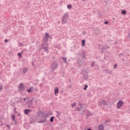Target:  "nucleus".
<instances>
[{"instance_id": "1", "label": "nucleus", "mask_w": 130, "mask_h": 130, "mask_svg": "<svg viewBox=\"0 0 130 130\" xmlns=\"http://www.w3.org/2000/svg\"><path fill=\"white\" fill-rule=\"evenodd\" d=\"M68 18H69V14L67 13L64 14L63 16V18L62 20V23H63L64 24H66V23H67V21Z\"/></svg>"}, {"instance_id": "2", "label": "nucleus", "mask_w": 130, "mask_h": 130, "mask_svg": "<svg viewBox=\"0 0 130 130\" xmlns=\"http://www.w3.org/2000/svg\"><path fill=\"white\" fill-rule=\"evenodd\" d=\"M124 104V103H123V101L120 100L117 103V108H118V109H120L121 107H122V106Z\"/></svg>"}, {"instance_id": "3", "label": "nucleus", "mask_w": 130, "mask_h": 130, "mask_svg": "<svg viewBox=\"0 0 130 130\" xmlns=\"http://www.w3.org/2000/svg\"><path fill=\"white\" fill-rule=\"evenodd\" d=\"M25 86H24V84L23 83H20L19 87H18V90L20 92L22 91H24L25 90Z\"/></svg>"}, {"instance_id": "4", "label": "nucleus", "mask_w": 130, "mask_h": 130, "mask_svg": "<svg viewBox=\"0 0 130 130\" xmlns=\"http://www.w3.org/2000/svg\"><path fill=\"white\" fill-rule=\"evenodd\" d=\"M49 38V34L48 33L45 34V37L44 38V41L45 42V43H47L48 42V39Z\"/></svg>"}, {"instance_id": "5", "label": "nucleus", "mask_w": 130, "mask_h": 130, "mask_svg": "<svg viewBox=\"0 0 130 130\" xmlns=\"http://www.w3.org/2000/svg\"><path fill=\"white\" fill-rule=\"evenodd\" d=\"M43 48L45 51H47V50H48V46L47 45V43H45V44H43Z\"/></svg>"}, {"instance_id": "6", "label": "nucleus", "mask_w": 130, "mask_h": 130, "mask_svg": "<svg viewBox=\"0 0 130 130\" xmlns=\"http://www.w3.org/2000/svg\"><path fill=\"white\" fill-rule=\"evenodd\" d=\"M57 67H58V64H57V63H56V62H54L53 63H52V68L53 70H55V69H56Z\"/></svg>"}, {"instance_id": "7", "label": "nucleus", "mask_w": 130, "mask_h": 130, "mask_svg": "<svg viewBox=\"0 0 130 130\" xmlns=\"http://www.w3.org/2000/svg\"><path fill=\"white\" fill-rule=\"evenodd\" d=\"M58 92H59V90L58 89V87H56L54 88V94L55 96H58Z\"/></svg>"}, {"instance_id": "8", "label": "nucleus", "mask_w": 130, "mask_h": 130, "mask_svg": "<svg viewBox=\"0 0 130 130\" xmlns=\"http://www.w3.org/2000/svg\"><path fill=\"white\" fill-rule=\"evenodd\" d=\"M98 105L101 106L102 105H107L106 102L105 101H103L98 103Z\"/></svg>"}, {"instance_id": "9", "label": "nucleus", "mask_w": 130, "mask_h": 130, "mask_svg": "<svg viewBox=\"0 0 130 130\" xmlns=\"http://www.w3.org/2000/svg\"><path fill=\"white\" fill-rule=\"evenodd\" d=\"M33 90H34V87L31 86L29 89L27 90V91L28 92V93H31V92H33Z\"/></svg>"}, {"instance_id": "10", "label": "nucleus", "mask_w": 130, "mask_h": 130, "mask_svg": "<svg viewBox=\"0 0 130 130\" xmlns=\"http://www.w3.org/2000/svg\"><path fill=\"white\" fill-rule=\"evenodd\" d=\"M99 130H104V126L102 124L99 125Z\"/></svg>"}, {"instance_id": "11", "label": "nucleus", "mask_w": 130, "mask_h": 130, "mask_svg": "<svg viewBox=\"0 0 130 130\" xmlns=\"http://www.w3.org/2000/svg\"><path fill=\"white\" fill-rule=\"evenodd\" d=\"M29 112H31V110H30V109L24 110L25 114H28V113H29Z\"/></svg>"}, {"instance_id": "12", "label": "nucleus", "mask_w": 130, "mask_h": 130, "mask_svg": "<svg viewBox=\"0 0 130 130\" xmlns=\"http://www.w3.org/2000/svg\"><path fill=\"white\" fill-rule=\"evenodd\" d=\"M86 41L85 40H83L82 41V46L84 47L85 46V44H86Z\"/></svg>"}, {"instance_id": "13", "label": "nucleus", "mask_w": 130, "mask_h": 130, "mask_svg": "<svg viewBox=\"0 0 130 130\" xmlns=\"http://www.w3.org/2000/svg\"><path fill=\"white\" fill-rule=\"evenodd\" d=\"M121 13L123 15H126V11H125V10H122Z\"/></svg>"}, {"instance_id": "14", "label": "nucleus", "mask_w": 130, "mask_h": 130, "mask_svg": "<svg viewBox=\"0 0 130 130\" xmlns=\"http://www.w3.org/2000/svg\"><path fill=\"white\" fill-rule=\"evenodd\" d=\"M67 8H68V9H72V5H68L67 6Z\"/></svg>"}, {"instance_id": "15", "label": "nucleus", "mask_w": 130, "mask_h": 130, "mask_svg": "<svg viewBox=\"0 0 130 130\" xmlns=\"http://www.w3.org/2000/svg\"><path fill=\"white\" fill-rule=\"evenodd\" d=\"M54 118V117H53V116H52L51 117V118H50V121H51V122H53V119Z\"/></svg>"}, {"instance_id": "16", "label": "nucleus", "mask_w": 130, "mask_h": 130, "mask_svg": "<svg viewBox=\"0 0 130 130\" xmlns=\"http://www.w3.org/2000/svg\"><path fill=\"white\" fill-rule=\"evenodd\" d=\"M62 59L65 61L66 63H67V57H62Z\"/></svg>"}, {"instance_id": "17", "label": "nucleus", "mask_w": 130, "mask_h": 130, "mask_svg": "<svg viewBox=\"0 0 130 130\" xmlns=\"http://www.w3.org/2000/svg\"><path fill=\"white\" fill-rule=\"evenodd\" d=\"M77 105V104H76V103H74L72 105V107H75V106H76V105Z\"/></svg>"}, {"instance_id": "18", "label": "nucleus", "mask_w": 130, "mask_h": 130, "mask_svg": "<svg viewBox=\"0 0 130 130\" xmlns=\"http://www.w3.org/2000/svg\"><path fill=\"white\" fill-rule=\"evenodd\" d=\"M87 88H88V85H85V87L83 88L84 90H87Z\"/></svg>"}, {"instance_id": "19", "label": "nucleus", "mask_w": 130, "mask_h": 130, "mask_svg": "<svg viewBox=\"0 0 130 130\" xmlns=\"http://www.w3.org/2000/svg\"><path fill=\"white\" fill-rule=\"evenodd\" d=\"M12 120H15V115H13L12 116Z\"/></svg>"}, {"instance_id": "20", "label": "nucleus", "mask_w": 130, "mask_h": 130, "mask_svg": "<svg viewBox=\"0 0 130 130\" xmlns=\"http://www.w3.org/2000/svg\"><path fill=\"white\" fill-rule=\"evenodd\" d=\"M18 56H21L22 53H18Z\"/></svg>"}, {"instance_id": "21", "label": "nucleus", "mask_w": 130, "mask_h": 130, "mask_svg": "<svg viewBox=\"0 0 130 130\" xmlns=\"http://www.w3.org/2000/svg\"><path fill=\"white\" fill-rule=\"evenodd\" d=\"M19 46H23V44L22 43H19Z\"/></svg>"}, {"instance_id": "22", "label": "nucleus", "mask_w": 130, "mask_h": 130, "mask_svg": "<svg viewBox=\"0 0 130 130\" xmlns=\"http://www.w3.org/2000/svg\"><path fill=\"white\" fill-rule=\"evenodd\" d=\"M116 67H117V64H115V66H114V69H116Z\"/></svg>"}, {"instance_id": "23", "label": "nucleus", "mask_w": 130, "mask_h": 130, "mask_svg": "<svg viewBox=\"0 0 130 130\" xmlns=\"http://www.w3.org/2000/svg\"><path fill=\"white\" fill-rule=\"evenodd\" d=\"M46 121V119H45V120H42V121L40 122H45Z\"/></svg>"}, {"instance_id": "24", "label": "nucleus", "mask_w": 130, "mask_h": 130, "mask_svg": "<svg viewBox=\"0 0 130 130\" xmlns=\"http://www.w3.org/2000/svg\"><path fill=\"white\" fill-rule=\"evenodd\" d=\"M28 103H30V104H32V100L29 101Z\"/></svg>"}, {"instance_id": "25", "label": "nucleus", "mask_w": 130, "mask_h": 130, "mask_svg": "<svg viewBox=\"0 0 130 130\" xmlns=\"http://www.w3.org/2000/svg\"><path fill=\"white\" fill-rule=\"evenodd\" d=\"M106 25H107V24H108V21H106L104 23Z\"/></svg>"}, {"instance_id": "26", "label": "nucleus", "mask_w": 130, "mask_h": 130, "mask_svg": "<svg viewBox=\"0 0 130 130\" xmlns=\"http://www.w3.org/2000/svg\"><path fill=\"white\" fill-rule=\"evenodd\" d=\"M8 40L7 39H6L5 40V42H6V43L8 42Z\"/></svg>"}, {"instance_id": "27", "label": "nucleus", "mask_w": 130, "mask_h": 130, "mask_svg": "<svg viewBox=\"0 0 130 130\" xmlns=\"http://www.w3.org/2000/svg\"><path fill=\"white\" fill-rule=\"evenodd\" d=\"M128 37L130 38V34L128 35Z\"/></svg>"}, {"instance_id": "28", "label": "nucleus", "mask_w": 130, "mask_h": 130, "mask_svg": "<svg viewBox=\"0 0 130 130\" xmlns=\"http://www.w3.org/2000/svg\"><path fill=\"white\" fill-rule=\"evenodd\" d=\"M23 100H26V98H24V99H23Z\"/></svg>"}, {"instance_id": "29", "label": "nucleus", "mask_w": 130, "mask_h": 130, "mask_svg": "<svg viewBox=\"0 0 130 130\" xmlns=\"http://www.w3.org/2000/svg\"><path fill=\"white\" fill-rule=\"evenodd\" d=\"M87 130H91V129L90 128H88Z\"/></svg>"}, {"instance_id": "30", "label": "nucleus", "mask_w": 130, "mask_h": 130, "mask_svg": "<svg viewBox=\"0 0 130 130\" xmlns=\"http://www.w3.org/2000/svg\"><path fill=\"white\" fill-rule=\"evenodd\" d=\"M78 111H80V109H78Z\"/></svg>"}, {"instance_id": "31", "label": "nucleus", "mask_w": 130, "mask_h": 130, "mask_svg": "<svg viewBox=\"0 0 130 130\" xmlns=\"http://www.w3.org/2000/svg\"><path fill=\"white\" fill-rule=\"evenodd\" d=\"M113 20H114V18H113Z\"/></svg>"}, {"instance_id": "32", "label": "nucleus", "mask_w": 130, "mask_h": 130, "mask_svg": "<svg viewBox=\"0 0 130 130\" xmlns=\"http://www.w3.org/2000/svg\"><path fill=\"white\" fill-rule=\"evenodd\" d=\"M57 115H58V114H57Z\"/></svg>"}]
</instances>
